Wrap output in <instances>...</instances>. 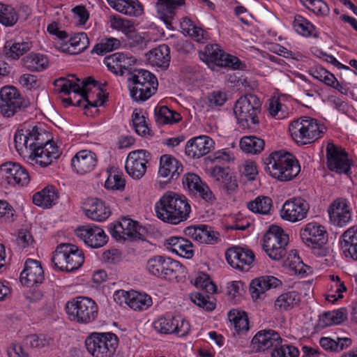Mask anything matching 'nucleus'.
Here are the masks:
<instances>
[{
    "label": "nucleus",
    "mask_w": 357,
    "mask_h": 357,
    "mask_svg": "<svg viewBox=\"0 0 357 357\" xmlns=\"http://www.w3.org/2000/svg\"><path fill=\"white\" fill-rule=\"evenodd\" d=\"M289 130L292 139L298 145H305L306 135L305 134V123L303 117L291 122L289 126Z\"/></svg>",
    "instance_id": "51"
},
{
    "label": "nucleus",
    "mask_w": 357,
    "mask_h": 357,
    "mask_svg": "<svg viewBox=\"0 0 357 357\" xmlns=\"http://www.w3.org/2000/svg\"><path fill=\"white\" fill-rule=\"evenodd\" d=\"M347 319V310L340 308L337 310L324 312L319 319V325L325 328L333 324H340Z\"/></svg>",
    "instance_id": "45"
},
{
    "label": "nucleus",
    "mask_w": 357,
    "mask_h": 357,
    "mask_svg": "<svg viewBox=\"0 0 357 357\" xmlns=\"http://www.w3.org/2000/svg\"><path fill=\"white\" fill-rule=\"evenodd\" d=\"M72 79L60 77L54 82V86L60 93L68 95L74 92L79 95L86 102L84 109L88 110L89 107L102 106L106 102L107 96L102 93L105 84H100L91 77L81 80L75 75H70Z\"/></svg>",
    "instance_id": "2"
},
{
    "label": "nucleus",
    "mask_w": 357,
    "mask_h": 357,
    "mask_svg": "<svg viewBox=\"0 0 357 357\" xmlns=\"http://www.w3.org/2000/svg\"><path fill=\"white\" fill-rule=\"evenodd\" d=\"M225 52L218 44H208L205 46L204 52L200 53V59L206 63L220 66Z\"/></svg>",
    "instance_id": "43"
},
{
    "label": "nucleus",
    "mask_w": 357,
    "mask_h": 357,
    "mask_svg": "<svg viewBox=\"0 0 357 357\" xmlns=\"http://www.w3.org/2000/svg\"><path fill=\"white\" fill-rule=\"evenodd\" d=\"M31 48V43L28 41L13 42L10 40L6 43L3 51L7 58L18 59Z\"/></svg>",
    "instance_id": "44"
},
{
    "label": "nucleus",
    "mask_w": 357,
    "mask_h": 357,
    "mask_svg": "<svg viewBox=\"0 0 357 357\" xmlns=\"http://www.w3.org/2000/svg\"><path fill=\"white\" fill-rule=\"evenodd\" d=\"M263 249L273 260L279 261L286 255L289 236L281 227L272 225L263 238Z\"/></svg>",
    "instance_id": "11"
},
{
    "label": "nucleus",
    "mask_w": 357,
    "mask_h": 357,
    "mask_svg": "<svg viewBox=\"0 0 357 357\" xmlns=\"http://www.w3.org/2000/svg\"><path fill=\"white\" fill-rule=\"evenodd\" d=\"M30 181V176L27 170L16 162H6L0 166L1 185L6 187L26 186Z\"/></svg>",
    "instance_id": "16"
},
{
    "label": "nucleus",
    "mask_w": 357,
    "mask_h": 357,
    "mask_svg": "<svg viewBox=\"0 0 357 357\" xmlns=\"http://www.w3.org/2000/svg\"><path fill=\"white\" fill-rule=\"evenodd\" d=\"M293 26L297 33L303 36H312L314 30V25L300 15L295 16Z\"/></svg>",
    "instance_id": "55"
},
{
    "label": "nucleus",
    "mask_w": 357,
    "mask_h": 357,
    "mask_svg": "<svg viewBox=\"0 0 357 357\" xmlns=\"http://www.w3.org/2000/svg\"><path fill=\"white\" fill-rule=\"evenodd\" d=\"M233 111L240 129L253 130L259 124L261 102L257 95L248 93L236 101Z\"/></svg>",
    "instance_id": "5"
},
{
    "label": "nucleus",
    "mask_w": 357,
    "mask_h": 357,
    "mask_svg": "<svg viewBox=\"0 0 357 357\" xmlns=\"http://www.w3.org/2000/svg\"><path fill=\"white\" fill-rule=\"evenodd\" d=\"M306 8L317 15L327 16L329 14V6L323 0H300Z\"/></svg>",
    "instance_id": "54"
},
{
    "label": "nucleus",
    "mask_w": 357,
    "mask_h": 357,
    "mask_svg": "<svg viewBox=\"0 0 357 357\" xmlns=\"http://www.w3.org/2000/svg\"><path fill=\"white\" fill-rule=\"evenodd\" d=\"M109 234L116 241H132L142 238L141 230L143 229L138 222L123 217L116 223L108 226Z\"/></svg>",
    "instance_id": "15"
},
{
    "label": "nucleus",
    "mask_w": 357,
    "mask_h": 357,
    "mask_svg": "<svg viewBox=\"0 0 357 357\" xmlns=\"http://www.w3.org/2000/svg\"><path fill=\"white\" fill-rule=\"evenodd\" d=\"M132 126L135 132L141 136H145L149 132L146 119L143 115L135 110L132 114Z\"/></svg>",
    "instance_id": "60"
},
{
    "label": "nucleus",
    "mask_w": 357,
    "mask_h": 357,
    "mask_svg": "<svg viewBox=\"0 0 357 357\" xmlns=\"http://www.w3.org/2000/svg\"><path fill=\"white\" fill-rule=\"evenodd\" d=\"M18 20L15 9L7 4L0 3V23L5 26H13Z\"/></svg>",
    "instance_id": "53"
},
{
    "label": "nucleus",
    "mask_w": 357,
    "mask_h": 357,
    "mask_svg": "<svg viewBox=\"0 0 357 357\" xmlns=\"http://www.w3.org/2000/svg\"><path fill=\"white\" fill-rule=\"evenodd\" d=\"M155 212L164 222L178 225L190 218L191 206L185 196L167 192L155 204Z\"/></svg>",
    "instance_id": "3"
},
{
    "label": "nucleus",
    "mask_w": 357,
    "mask_h": 357,
    "mask_svg": "<svg viewBox=\"0 0 357 357\" xmlns=\"http://www.w3.org/2000/svg\"><path fill=\"white\" fill-rule=\"evenodd\" d=\"M119 63L118 75H123L126 71L128 72L130 76L134 72L133 66L137 62V59L130 54L119 52Z\"/></svg>",
    "instance_id": "56"
},
{
    "label": "nucleus",
    "mask_w": 357,
    "mask_h": 357,
    "mask_svg": "<svg viewBox=\"0 0 357 357\" xmlns=\"http://www.w3.org/2000/svg\"><path fill=\"white\" fill-rule=\"evenodd\" d=\"M165 245L172 252L186 259H191L194 255L192 243L185 238L172 236L165 241Z\"/></svg>",
    "instance_id": "34"
},
{
    "label": "nucleus",
    "mask_w": 357,
    "mask_h": 357,
    "mask_svg": "<svg viewBox=\"0 0 357 357\" xmlns=\"http://www.w3.org/2000/svg\"><path fill=\"white\" fill-rule=\"evenodd\" d=\"M146 270L149 274L162 280L178 281V278L185 273L186 268L170 257L156 255L147 261Z\"/></svg>",
    "instance_id": "8"
},
{
    "label": "nucleus",
    "mask_w": 357,
    "mask_h": 357,
    "mask_svg": "<svg viewBox=\"0 0 357 357\" xmlns=\"http://www.w3.org/2000/svg\"><path fill=\"white\" fill-rule=\"evenodd\" d=\"M151 153L144 149H138L128 153L125 168L134 179L141 178L146 172V164L151 160Z\"/></svg>",
    "instance_id": "19"
},
{
    "label": "nucleus",
    "mask_w": 357,
    "mask_h": 357,
    "mask_svg": "<svg viewBox=\"0 0 357 357\" xmlns=\"http://www.w3.org/2000/svg\"><path fill=\"white\" fill-rule=\"evenodd\" d=\"M213 144V140L207 135L195 137L187 142L185 153L191 158H199L208 153Z\"/></svg>",
    "instance_id": "26"
},
{
    "label": "nucleus",
    "mask_w": 357,
    "mask_h": 357,
    "mask_svg": "<svg viewBox=\"0 0 357 357\" xmlns=\"http://www.w3.org/2000/svg\"><path fill=\"white\" fill-rule=\"evenodd\" d=\"M227 101V94L221 91H214L208 96V106L213 108L222 106Z\"/></svg>",
    "instance_id": "64"
},
{
    "label": "nucleus",
    "mask_w": 357,
    "mask_h": 357,
    "mask_svg": "<svg viewBox=\"0 0 357 357\" xmlns=\"http://www.w3.org/2000/svg\"><path fill=\"white\" fill-rule=\"evenodd\" d=\"M264 170L280 181H289L300 172L298 160L290 153L280 150L271 153L263 159Z\"/></svg>",
    "instance_id": "4"
},
{
    "label": "nucleus",
    "mask_w": 357,
    "mask_h": 357,
    "mask_svg": "<svg viewBox=\"0 0 357 357\" xmlns=\"http://www.w3.org/2000/svg\"><path fill=\"white\" fill-rule=\"evenodd\" d=\"M181 27L187 31L188 34L198 43H204L208 40V33L202 28L196 26L192 21L184 17L181 22Z\"/></svg>",
    "instance_id": "49"
},
{
    "label": "nucleus",
    "mask_w": 357,
    "mask_h": 357,
    "mask_svg": "<svg viewBox=\"0 0 357 357\" xmlns=\"http://www.w3.org/2000/svg\"><path fill=\"white\" fill-rule=\"evenodd\" d=\"M126 45L131 48L143 50L146 47L149 40L145 39L136 31H130L126 33Z\"/></svg>",
    "instance_id": "58"
},
{
    "label": "nucleus",
    "mask_w": 357,
    "mask_h": 357,
    "mask_svg": "<svg viewBox=\"0 0 357 357\" xmlns=\"http://www.w3.org/2000/svg\"><path fill=\"white\" fill-rule=\"evenodd\" d=\"M340 246L346 257L357 261V225L343 232L340 237Z\"/></svg>",
    "instance_id": "35"
},
{
    "label": "nucleus",
    "mask_w": 357,
    "mask_h": 357,
    "mask_svg": "<svg viewBox=\"0 0 357 357\" xmlns=\"http://www.w3.org/2000/svg\"><path fill=\"white\" fill-rule=\"evenodd\" d=\"M199 242L207 244H213L218 242L219 234L206 225H200Z\"/></svg>",
    "instance_id": "61"
},
{
    "label": "nucleus",
    "mask_w": 357,
    "mask_h": 357,
    "mask_svg": "<svg viewBox=\"0 0 357 357\" xmlns=\"http://www.w3.org/2000/svg\"><path fill=\"white\" fill-rule=\"evenodd\" d=\"M126 181L119 172L109 173L105 183L107 189L123 190L125 188Z\"/></svg>",
    "instance_id": "59"
},
{
    "label": "nucleus",
    "mask_w": 357,
    "mask_h": 357,
    "mask_svg": "<svg viewBox=\"0 0 357 357\" xmlns=\"http://www.w3.org/2000/svg\"><path fill=\"white\" fill-rule=\"evenodd\" d=\"M211 175L227 195L237 192L238 185L236 177L229 174L227 169L217 165L212 169Z\"/></svg>",
    "instance_id": "30"
},
{
    "label": "nucleus",
    "mask_w": 357,
    "mask_h": 357,
    "mask_svg": "<svg viewBox=\"0 0 357 357\" xmlns=\"http://www.w3.org/2000/svg\"><path fill=\"white\" fill-rule=\"evenodd\" d=\"M147 59L153 66L162 69L169 66L171 61L170 48L166 44H162L152 49L146 54Z\"/></svg>",
    "instance_id": "37"
},
{
    "label": "nucleus",
    "mask_w": 357,
    "mask_h": 357,
    "mask_svg": "<svg viewBox=\"0 0 357 357\" xmlns=\"http://www.w3.org/2000/svg\"><path fill=\"white\" fill-rule=\"evenodd\" d=\"M183 171L182 163L173 155L164 154L160 156L158 174L159 177L167 178L165 183L176 180Z\"/></svg>",
    "instance_id": "25"
},
{
    "label": "nucleus",
    "mask_w": 357,
    "mask_h": 357,
    "mask_svg": "<svg viewBox=\"0 0 357 357\" xmlns=\"http://www.w3.org/2000/svg\"><path fill=\"white\" fill-rule=\"evenodd\" d=\"M125 297V301L128 306L135 310H146L152 305V298L144 293L137 291L128 292L123 290L117 291Z\"/></svg>",
    "instance_id": "36"
},
{
    "label": "nucleus",
    "mask_w": 357,
    "mask_h": 357,
    "mask_svg": "<svg viewBox=\"0 0 357 357\" xmlns=\"http://www.w3.org/2000/svg\"><path fill=\"white\" fill-rule=\"evenodd\" d=\"M156 123L160 126L165 124H174L179 122L182 117L179 113L170 109L167 106L156 107L154 111Z\"/></svg>",
    "instance_id": "42"
},
{
    "label": "nucleus",
    "mask_w": 357,
    "mask_h": 357,
    "mask_svg": "<svg viewBox=\"0 0 357 357\" xmlns=\"http://www.w3.org/2000/svg\"><path fill=\"white\" fill-rule=\"evenodd\" d=\"M305 123V134L307 144H311L321 138L326 130V128L313 118L303 116Z\"/></svg>",
    "instance_id": "40"
},
{
    "label": "nucleus",
    "mask_w": 357,
    "mask_h": 357,
    "mask_svg": "<svg viewBox=\"0 0 357 357\" xmlns=\"http://www.w3.org/2000/svg\"><path fill=\"white\" fill-rule=\"evenodd\" d=\"M115 10L125 15L139 17L144 13V6L139 0H107Z\"/></svg>",
    "instance_id": "32"
},
{
    "label": "nucleus",
    "mask_w": 357,
    "mask_h": 357,
    "mask_svg": "<svg viewBox=\"0 0 357 357\" xmlns=\"http://www.w3.org/2000/svg\"><path fill=\"white\" fill-rule=\"evenodd\" d=\"M51 341L50 337H47L43 334H32L27 336L26 338V344L33 348H43L49 345Z\"/></svg>",
    "instance_id": "62"
},
{
    "label": "nucleus",
    "mask_w": 357,
    "mask_h": 357,
    "mask_svg": "<svg viewBox=\"0 0 357 357\" xmlns=\"http://www.w3.org/2000/svg\"><path fill=\"white\" fill-rule=\"evenodd\" d=\"M271 355V357H299L300 351L295 346L282 342L272 350Z\"/></svg>",
    "instance_id": "57"
},
{
    "label": "nucleus",
    "mask_w": 357,
    "mask_h": 357,
    "mask_svg": "<svg viewBox=\"0 0 357 357\" xmlns=\"http://www.w3.org/2000/svg\"><path fill=\"white\" fill-rule=\"evenodd\" d=\"M301 297L296 291H288L278 297L275 301V307L280 311L293 308L300 302Z\"/></svg>",
    "instance_id": "48"
},
{
    "label": "nucleus",
    "mask_w": 357,
    "mask_h": 357,
    "mask_svg": "<svg viewBox=\"0 0 357 357\" xmlns=\"http://www.w3.org/2000/svg\"><path fill=\"white\" fill-rule=\"evenodd\" d=\"M272 206V199L266 196H259L254 201L247 203V207L249 210L253 213L262 215L268 214Z\"/></svg>",
    "instance_id": "50"
},
{
    "label": "nucleus",
    "mask_w": 357,
    "mask_h": 357,
    "mask_svg": "<svg viewBox=\"0 0 357 357\" xmlns=\"http://www.w3.org/2000/svg\"><path fill=\"white\" fill-rule=\"evenodd\" d=\"M331 222L337 227H344L351 220L349 201L340 197L334 200L328 208Z\"/></svg>",
    "instance_id": "22"
},
{
    "label": "nucleus",
    "mask_w": 357,
    "mask_h": 357,
    "mask_svg": "<svg viewBox=\"0 0 357 357\" xmlns=\"http://www.w3.org/2000/svg\"><path fill=\"white\" fill-rule=\"evenodd\" d=\"M20 282L27 287L37 286L43 283L44 271L39 261L27 259L24 264V269L20 273Z\"/></svg>",
    "instance_id": "24"
},
{
    "label": "nucleus",
    "mask_w": 357,
    "mask_h": 357,
    "mask_svg": "<svg viewBox=\"0 0 357 357\" xmlns=\"http://www.w3.org/2000/svg\"><path fill=\"white\" fill-rule=\"evenodd\" d=\"M76 235L86 245L92 248H99L104 246L108 237L104 230L96 225H86L79 227L75 230Z\"/></svg>",
    "instance_id": "21"
},
{
    "label": "nucleus",
    "mask_w": 357,
    "mask_h": 357,
    "mask_svg": "<svg viewBox=\"0 0 357 357\" xmlns=\"http://www.w3.org/2000/svg\"><path fill=\"white\" fill-rule=\"evenodd\" d=\"M225 257L227 263L234 268L248 271L254 261L255 254L249 249L234 246L227 250Z\"/></svg>",
    "instance_id": "20"
},
{
    "label": "nucleus",
    "mask_w": 357,
    "mask_h": 357,
    "mask_svg": "<svg viewBox=\"0 0 357 357\" xmlns=\"http://www.w3.org/2000/svg\"><path fill=\"white\" fill-rule=\"evenodd\" d=\"M22 66L31 72L44 70L49 66V61L45 55L31 52L22 59Z\"/></svg>",
    "instance_id": "41"
},
{
    "label": "nucleus",
    "mask_w": 357,
    "mask_h": 357,
    "mask_svg": "<svg viewBox=\"0 0 357 357\" xmlns=\"http://www.w3.org/2000/svg\"><path fill=\"white\" fill-rule=\"evenodd\" d=\"M183 185L190 193L203 199L207 202H213L215 195L209 187L204 183L200 177L195 174L188 173L184 175L182 179Z\"/></svg>",
    "instance_id": "23"
},
{
    "label": "nucleus",
    "mask_w": 357,
    "mask_h": 357,
    "mask_svg": "<svg viewBox=\"0 0 357 357\" xmlns=\"http://www.w3.org/2000/svg\"><path fill=\"white\" fill-rule=\"evenodd\" d=\"M309 211V203L301 197H296L284 202L280 214L282 220L296 222L306 218Z\"/></svg>",
    "instance_id": "18"
},
{
    "label": "nucleus",
    "mask_w": 357,
    "mask_h": 357,
    "mask_svg": "<svg viewBox=\"0 0 357 357\" xmlns=\"http://www.w3.org/2000/svg\"><path fill=\"white\" fill-rule=\"evenodd\" d=\"M185 0H158L155 4L158 15L168 27L178 8L185 4Z\"/></svg>",
    "instance_id": "33"
},
{
    "label": "nucleus",
    "mask_w": 357,
    "mask_h": 357,
    "mask_svg": "<svg viewBox=\"0 0 357 357\" xmlns=\"http://www.w3.org/2000/svg\"><path fill=\"white\" fill-rule=\"evenodd\" d=\"M84 261L82 250L77 245L70 243L59 245L52 257L54 268L66 272H72L78 269Z\"/></svg>",
    "instance_id": "7"
},
{
    "label": "nucleus",
    "mask_w": 357,
    "mask_h": 357,
    "mask_svg": "<svg viewBox=\"0 0 357 357\" xmlns=\"http://www.w3.org/2000/svg\"><path fill=\"white\" fill-rule=\"evenodd\" d=\"M85 345L93 357H113L119 345V337L111 332H95L86 337Z\"/></svg>",
    "instance_id": "10"
},
{
    "label": "nucleus",
    "mask_w": 357,
    "mask_h": 357,
    "mask_svg": "<svg viewBox=\"0 0 357 357\" xmlns=\"http://www.w3.org/2000/svg\"><path fill=\"white\" fill-rule=\"evenodd\" d=\"M228 319L238 334L249 330V321L245 312L233 309L228 312Z\"/></svg>",
    "instance_id": "46"
},
{
    "label": "nucleus",
    "mask_w": 357,
    "mask_h": 357,
    "mask_svg": "<svg viewBox=\"0 0 357 357\" xmlns=\"http://www.w3.org/2000/svg\"><path fill=\"white\" fill-rule=\"evenodd\" d=\"M303 242L313 249L318 256H326L328 250L324 247L328 241V233L326 228L316 222H311L304 225L300 231Z\"/></svg>",
    "instance_id": "12"
},
{
    "label": "nucleus",
    "mask_w": 357,
    "mask_h": 357,
    "mask_svg": "<svg viewBox=\"0 0 357 357\" xmlns=\"http://www.w3.org/2000/svg\"><path fill=\"white\" fill-rule=\"evenodd\" d=\"M83 210L86 216L96 222H103L111 215L109 206L98 198L87 199Z\"/></svg>",
    "instance_id": "28"
},
{
    "label": "nucleus",
    "mask_w": 357,
    "mask_h": 357,
    "mask_svg": "<svg viewBox=\"0 0 357 357\" xmlns=\"http://www.w3.org/2000/svg\"><path fill=\"white\" fill-rule=\"evenodd\" d=\"M96 154L89 150L78 151L71 160V167L76 173L84 174L91 172L97 165Z\"/></svg>",
    "instance_id": "27"
},
{
    "label": "nucleus",
    "mask_w": 357,
    "mask_h": 357,
    "mask_svg": "<svg viewBox=\"0 0 357 357\" xmlns=\"http://www.w3.org/2000/svg\"><path fill=\"white\" fill-rule=\"evenodd\" d=\"M153 326L158 333H175L178 337L187 335L190 330V326L188 321L180 316L174 317L170 314H167L154 321Z\"/></svg>",
    "instance_id": "17"
},
{
    "label": "nucleus",
    "mask_w": 357,
    "mask_h": 357,
    "mask_svg": "<svg viewBox=\"0 0 357 357\" xmlns=\"http://www.w3.org/2000/svg\"><path fill=\"white\" fill-rule=\"evenodd\" d=\"M264 141L255 136H244L240 140L241 149L248 153L258 154L264 149Z\"/></svg>",
    "instance_id": "47"
},
{
    "label": "nucleus",
    "mask_w": 357,
    "mask_h": 357,
    "mask_svg": "<svg viewBox=\"0 0 357 357\" xmlns=\"http://www.w3.org/2000/svg\"><path fill=\"white\" fill-rule=\"evenodd\" d=\"M283 342L280 334L271 329L259 331L252 338V344L259 350L276 349Z\"/></svg>",
    "instance_id": "31"
},
{
    "label": "nucleus",
    "mask_w": 357,
    "mask_h": 357,
    "mask_svg": "<svg viewBox=\"0 0 357 357\" xmlns=\"http://www.w3.org/2000/svg\"><path fill=\"white\" fill-rule=\"evenodd\" d=\"M130 94L135 101L144 102L151 98L158 89V82L156 77L144 69H135L128 78Z\"/></svg>",
    "instance_id": "6"
},
{
    "label": "nucleus",
    "mask_w": 357,
    "mask_h": 357,
    "mask_svg": "<svg viewBox=\"0 0 357 357\" xmlns=\"http://www.w3.org/2000/svg\"><path fill=\"white\" fill-rule=\"evenodd\" d=\"M195 285L205 289L207 292H215L216 286L211 281L209 276L205 273H201L195 280Z\"/></svg>",
    "instance_id": "63"
},
{
    "label": "nucleus",
    "mask_w": 357,
    "mask_h": 357,
    "mask_svg": "<svg viewBox=\"0 0 357 357\" xmlns=\"http://www.w3.org/2000/svg\"><path fill=\"white\" fill-rule=\"evenodd\" d=\"M327 167L332 171L339 174H344L350 175L351 167L353 165V160H349L347 152L330 142H328L326 148Z\"/></svg>",
    "instance_id": "14"
},
{
    "label": "nucleus",
    "mask_w": 357,
    "mask_h": 357,
    "mask_svg": "<svg viewBox=\"0 0 357 357\" xmlns=\"http://www.w3.org/2000/svg\"><path fill=\"white\" fill-rule=\"evenodd\" d=\"M66 311L70 320L84 324L93 322L98 315L96 303L84 296H78L68 301Z\"/></svg>",
    "instance_id": "9"
},
{
    "label": "nucleus",
    "mask_w": 357,
    "mask_h": 357,
    "mask_svg": "<svg viewBox=\"0 0 357 357\" xmlns=\"http://www.w3.org/2000/svg\"><path fill=\"white\" fill-rule=\"evenodd\" d=\"M15 146L18 153L28 162L40 167H47L61 154L59 148L51 139L50 134L37 126L25 130L17 131L14 137Z\"/></svg>",
    "instance_id": "1"
},
{
    "label": "nucleus",
    "mask_w": 357,
    "mask_h": 357,
    "mask_svg": "<svg viewBox=\"0 0 357 357\" xmlns=\"http://www.w3.org/2000/svg\"><path fill=\"white\" fill-rule=\"evenodd\" d=\"M30 102L22 97L13 86H3L0 91V112L5 117H11L19 112H25Z\"/></svg>",
    "instance_id": "13"
},
{
    "label": "nucleus",
    "mask_w": 357,
    "mask_h": 357,
    "mask_svg": "<svg viewBox=\"0 0 357 357\" xmlns=\"http://www.w3.org/2000/svg\"><path fill=\"white\" fill-rule=\"evenodd\" d=\"M282 284V282L271 275H264L252 280L250 284L249 291L253 300L261 298L266 290L276 288Z\"/></svg>",
    "instance_id": "29"
},
{
    "label": "nucleus",
    "mask_w": 357,
    "mask_h": 357,
    "mask_svg": "<svg viewBox=\"0 0 357 357\" xmlns=\"http://www.w3.org/2000/svg\"><path fill=\"white\" fill-rule=\"evenodd\" d=\"M89 45V39L84 32L75 33L68 40L62 43L63 52L70 54H77L84 52Z\"/></svg>",
    "instance_id": "39"
},
{
    "label": "nucleus",
    "mask_w": 357,
    "mask_h": 357,
    "mask_svg": "<svg viewBox=\"0 0 357 357\" xmlns=\"http://www.w3.org/2000/svg\"><path fill=\"white\" fill-rule=\"evenodd\" d=\"M59 198L56 188L54 185H47L33 194V203L43 208H50L56 204Z\"/></svg>",
    "instance_id": "38"
},
{
    "label": "nucleus",
    "mask_w": 357,
    "mask_h": 357,
    "mask_svg": "<svg viewBox=\"0 0 357 357\" xmlns=\"http://www.w3.org/2000/svg\"><path fill=\"white\" fill-rule=\"evenodd\" d=\"M121 46L119 40L115 38H104L98 43L91 50V53L103 55L109 52L114 51Z\"/></svg>",
    "instance_id": "52"
}]
</instances>
